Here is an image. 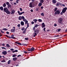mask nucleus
<instances>
[{
    "mask_svg": "<svg viewBox=\"0 0 67 67\" xmlns=\"http://www.w3.org/2000/svg\"><path fill=\"white\" fill-rule=\"evenodd\" d=\"M63 21V19L62 18H60L58 19V23L59 24H62Z\"/></svg>",
    "mask_w": 67,
    "mask_h": 67,
    "instance_id": "f257e3e1",
    "label": "nucleus"
},
{
    "mask_svg": "<svg viewBox=\"0 0 67 67\" xmlns=\"http://www.w3.org/2000/svg\"><path fill=\"white\" fill-rule=\"evenodd\" d=\"M29 7L31 8H34V4L33 2H31L30 3Z\"/></svg>",
    "mask_w": 67,
    "mask_h": 67,
    "instance_id": "f03ea898",
    "label": "nucleus"
},
{
    "mask_svg": "<svg viewBox=\"0 0 67 67\" xmlns=\"http://www.w3.org/2000/svg\"><path fill=\"white\" fill-rule=\"evenodd\" d=\"M25 19V17H24V16H20L18 18V19L19 20H21L22 19H23V21Z\"/></svg>",
    "mask_w": 67,
    "mask_h": 67,
    "instance_id": "7ed1b4c3",
    "label": "nucleus"
},
{
    "mask_svg": "<svg viewBox=\"0 0 67 67\" xmlns=\"http://www.w3.org/2000/svg\"><path fill=\"white\" fill-rule=\"evenodd\" d=\"M35 49V48H34L32 47V48L28 49V51L29 52H33V51H34Z\"/></svg>",
    "mask_w": 67,
    "mask_h": 67,
    "instance_id": "20e7f679",
    "label": "nucleus"
},
{
    "mask_svg": "<svg viewBox=\"0 0 67 67\" xmlns=\"http://www.w3.org/2000/svg\"><path fill=\"white\" fill-rule=\"evenodd\" d=\"M60 10H58L56 11L54 13L55 15H57V14H60Z\"/></svg>",
    "mask_w": 67,
    "mask_h": 67,
    "instance_id": "39448f33",
    "label": "nucleus"
},
{
    "mask_svg": "<svg viewBox=\"0 0 67 67\" xmlns=\"http://www.w3.org/2000/svg\"><path fill=\"white\" fill-rule=\"evenodd\" d=\"M67 8L66 7H65L62 10V12L64 13H65V12H66V10H67Z\"/></svg>",
    "mask_w": 67,
    "mask_h": 67,
    "instance_id": "423d86ee",
    "label": "nucleus"
},
{
    "mask_svg": "<svg viewBox=\"0 0 67 67\" xmlns=\"http://www.w3.org/2000/svg\"><path fill=\"white\" fill-rule=\"evenodd\" d=\"M18 14H19V15H22V14H23V13H25V12H21L20 13V11H18Z\"/></svg>",
    "mask_w": 67,
    "mask_h": 67,
    "instance_id": "0eeeda50",
    "label": "nucleus"
},
{
    "mask_svg": "<svg viewBox=\"0 0 67 67\" xmlns=\"http://www.w3.org/2000/svg\"><path fill=\"white\" fill-rule=\"evenodd\" d=\"M8 10V9L7 7L4 8L3 9V12H6Z\"/></svg>",
    "mask_w": 67,
    "mask_h": 67,
    "instance_id": "6e6552de",
    "label": "nucleus"
},
{
    "mask_svg": "<svg viewBox=\"0 0 67 67\" xmlns=\"http://www.w3.org/2000/svg\"><path fill=\"white\" fill-rule=\"evenodd\" d=\"M34 32L36 33L37 34H38L39 33V30L38 29H36L34 30Z\"/></svg>",
    "mask_w": 67,
    "mask_h": 67,
    "instance_id": "1a4fd4ad",
    "label": "nucleus"
},
{
    "mask_svg": "<svg viewBox=\"0 0 67 67\" xmlns=\"http://www.w3.org/2000/svg\"><path fill=\"white\" fill-rule=\"evenodd\" d=\"M23 21L24 22H25V24H27V23H28V21L26 20V19L25 18V19L23 20Z\"/></svg>",
    "mask_w": 67,
    "mask_h": 67,
    "instance_id": "9d476101",
    "label": "nucleus"
},
{
    "mask_svg": "<svg viewBox=\"0 0 67 67\" xmlns=\"http://www.w3.org/2000/svg\"><path fill=\"white\" fill-rule=\"evenodd\" d=\"M11 14H13L14 13H15V10L14 9H12L11 11Z\"/></svg>",
    "mask_w": 67,
    "mask_h": 67,
    "instance_id": "9b49d317",
    "label": "nucleus"
},
{
    "mask_svg": "<svg viewBox=\"0 0 67 67\" xmlns=\"http://www.w3.org/2000/svg\"><path fill=\"white\" fill-rule=\"evenodd\" d=\"M2 54L3 55H6L7 54V52L6 51H4L2 52Z\"/></svg>",
    "mask_w": 67,
    "mask_h": 67,
    "instance_id": "f8f14e48",
    "label": "nucleus"
},
{
    "mask_svg": "<svg viewBox=\"0 0 67 67\" xmlns=\"http://www.w3.org/2000/svg\"><path fill=\"white\" fill-rule=\"evenodd\" d=\"M42 28H43V27H45L46 26L45 25V24H44V23H43L42 24Z\"/></svg>",
    "mask_w": 67,
    "mask_h": 67,
    "instance_id": "ddd939ff",
    "label": "nucleus"
},
{
    "mask_svg": "<svg viewBox=\"0 0 67 67\" xmlns=\"http://www.w3.org/2000/svg\"><path fill=\"white\" fill-rule=\"evenodd\" d=\"M15 29H12L10 30V32H13V33H14L15 32Z\"/></svg>",
    "mask_w": 67,
    "mask_h": 67,
    "instance_id": "4468645a",
    "label": "nucleus"
},
{
    "mask_svg": "<svg viewBox=\"0 0 67 67\" xmlns=\"http://www.w3.org/2000/svg\"><path fill=\"white\" fill-rule=\"evenodd\" d=\"M20 24L21 25H22V26H23L24 25V22L23 21H21V22Z\"/></svg>",
    "mask_w": 67,
    "mask_h": 67,
    "instance_id": "2eb2a0df",
    "label": "nucleus"
},
{
    "mask_svg": "<svg viewBox=\"0 0 67 67\" xmlns=\"http://www.w3.org/2000/svg\"><path fill=\"white\" fill-rule=\"evenodd\" d=\"M14 36L13 35H12L10 37V38H13V39H15V37H14Z\"/></svg>",
    "mask_w": 67,
    "mask_h": 67,
    "instance_id": "dca6fc26",
    "label": "nucleus"
},
{
    "mask_svg": "<svg viewBox=\"0 0 67 67\" xmlns=\"http://www.w3.org/2000/svg\"><path fill=\"white\" fill-rule=\"evenodd\" d=\"M7 14H10V12L8 10L6 12Z\"/></svg>",
    "mask_w": 67,
    "mask_h": 67,
    "instance_id": "f3484780",
    "label": "nucleus"
},
{
    "mask_svg": "<svg viewBox=\"0 0 67 67\" xmlns=\"http://www.w3.org/2000/svg\"><path fill=\"white\" fill-rule=\"evenodd\" d=\"M15 43H16V44H18V45H22V44H21V43L20 42H15Z\"/></svg>",
    "mask_w": 67,
    "mask_h": 67,
    "instance_id": "a211bd4d",
    "label": "nucleus"
},
{
    "mask_svg": "<svg viewBox=\"0 0 67 67\" xmlns=\"http://www.w3.org/2000/svg\"><path fill=\"white\" fill-rule=\"evenodd\" d=\"M17 59L18 58L16 57L14 58H13V60H14V61H15V60H17Z\"/></svg>",
    "mask_w": 67,
    "mask_h": 67,
    "instance_id": "6ab92c4d",
    "label": "nucleus"
},
{
    "mask_svg": "<svg viewBox=\"0 0 67 67\" xmlns=\"http://www.w3.org/2000/svg\"><path fill=\"white\" fill-rule=\"evenodd\" d=\"M52 2L53 3H56V1L55 0H52Z\"/></svg>",
    "mask_w": 67,
    "mask_h": 67,
    "instance_id": "aec40b11",
    "label": "nucleus"
},
{
    "mask_svg": "<svg viewBox=\"0 0 67 67\" xmlns=\"http://www.w3.org/2000/svg\"><path fill=\"white\" fill-rule=\"evenodd\" d=\"M33 21H34L35 23H36V22L37 21V19H33Z\"/></svg>",
    "mask_w": 67,
    "mask_h": 67,
    "instance_id": "412c9836",
    "label": "nucleus"
},
{
    "mask_svg": "<svg viewBox=\"0 0 67 67\" xmlns=\"http://www.w3.org/2000/svg\"><path fill=\"white\" fill-rule=\"evenodd\" d=\"M0 9L2 11H3V7H2V6L0 7Z\"/></svg>",
    "mask_w": 67,
    "mask_h": 67,
    "instance_id": "4be33fe9",
    "label": "nucleus"
},
{
    "mask_svg": "<svg viewBox=\"0 0 67 67\" xmlns=\"http://www.w3.org/2000/svg\"><path fill=\"white\" fill-rule=\"evenodd\" d=\"M9 8H11V5L10 4L8 5V8L9 9Z\"/></svg>",
    "mask_w": 67,
    "mask_h": 67,
    "instance_id": "5701e85b",
    "label": "nucleus"
},
{
    "mask_svg": "<svg viewBox=\"0 0 67 67\" xmlns=\"http://www.w3.org/2000/svg\"><path fill=\"white\" fill-rule=\"evenodd\" d=\"M33 34H35L33 35L34 37H35V36L37 35V34L36 33L34 32Z\"/></svg>",
    "mask_w": 67,
    "mask_h": 67,
    "instance_id": "b1692460",
    "label": "nucleus"
},
{
    "mask_svg": "<svg viewBox=\"0 0 67 67\" xmlns=\"http://www.w3.org/2000/svg\"><path fill=\"white\" fill-rule=\"evenodd\" d=\"M6 4L5 3H4L3 4V7H6Z\"/></svg>",
    "mask_w": 67,
    "mask_h": 67,
    "instance_id": "393cba45",
    "label": "nucleus"
},
{
    "mask_svg": "<svg viewBox=\"0 0 67 67\" xmlns=\"http://www.w3.org/2000/svg\"><path fill=\"white\" fill-rule=\"evenodd\" d=\"M38 26H40V25H38L37 24H36V25H35V27L36 28V27H38Z\"/></svg>",
    "mask_w": 67,
    "mask_h": 67,
    "instance_id": "a878e982",
    "label": "nucleus"
},
{
    "mask_svg": "<svg viewBox=\"0 0 67 67\" xmlns=\"http://www.w3.org/2000/svg\"><path fill=\"white\" fill-rule=\"evenodd\" d=\"M42 5V4L41 3H40L38 4V6L39 7H41Z\"/></svg>",
    "mask_w": 67,
    "mask_h": 67,
    "instance_id": "bb28decb",
    "label": "nucleus"
},
{
    "mask_svg": "<svg viewBox=\"0 0 67 67\" xmlns=\"http://www.w3.org/2000/svg\"><path fill=\"white\" fill-rule=\"evenodd\" d=\"M38 20V21L39 22H42V19H39Z\"/></svg>",
    "mask_w": 67,
    "mask_h": 67,
    "instance_id": "cd10ccee",
    "label": "nucleus"
},
{
    "mask_svg": "<svg viewBox=\"0 0 67 67\" xmlns=\"http://www.w3.org/2000/svg\"><path fill=\"white\" fill-rule=\"evenodd\" d=\"M40 2H41V3H43L44 2V0H41Z\"/></svg>",
    "mask_w": 67,
    "mask_h": 67,
    "instance_id": "c85d7f7f",
    "label": "nucleus"
},
{
    "mask_svg": "<svg viewBox=\"0 0 67 67\" xmlns=\"http://www.w3.org/2000/svg\"><path fill=\"white\" fill-rule=\"evenodd\" d=\"M2 30H4L5 31H7L8 30V29L6 28H4L2 29Z\"/></svg>",
    "mask_w": 67,
    "mask_h": 67,
    "instance_id": "c756f323",
    "label": "nucleus"
},
{
    "mask_svg": "<svg viewBox=\"0 0 67 67\" xmlns=\"http://www.w3.org/2000/svg\"><path fill=\"white\" fill-rule=\"evenodd\" d=\"M6 46H7V47H10V46L9 44H6Z\"/></svg>",
    "mask_w": 67,
    "mask_h": 67,
    "instance_id": "7c9ffc66",
    "label": "nucleus"
},
{
    "mask_svg": "<svg viewBox=\"0 0 67 67\" xmlns=\"http://www.w3.org/2000/svg\"><path fill=\"white\" fill-rule=\"evenodd\" d=\"M36 11H38L39 10V8H37L36 9Z\"/></svg>",
    "mask_w": 67,
    "mask_h": 67,
    "instance_id": "2f4dec72",
    "label": "nucleus"
},
{
    "mask_svg": "<svg viewBox=\"0 0 67 67\" xmlns=\"http://www.w3.org/2000/svg\"><path fill=\"white\" fill-rule=\"evenodd\" d=\"M41 14L42 16H44V14L43 13H41Z\"/></svg>",
    "mask_w": 67,
    "mask_h": 67,
    "instance_id": "473e14b6",
    "label": "nucleus"
},
{
    "mask_svg": "<svg viewBox=\"0 0 67 67\" xmlns=\"http://www.w3.org/2000/svg\"><path fill=\"white\" fill-rule=\"evenodd\" d=\"M24 30H25V28H24V27H23L22 28V29H21V30L22 31H24Z\"/></svg>",
    "mask_w": 67,
    "mask_h": 67,
    "instance_id": "72a5a7b5",
    "label": "nucleus"
},
{
    "mask_svg": "<svg viewBox=\"0 0 67 67\" xmlns=\"http://www.w3.org/2000/svg\"><path fill=\"white\" fill-rule=\"evenodd\" d=\"M27 28H28L29 27V23H27Z\"/></svg>",
    "mask_w": 67,
    "mask_h": 67,
    "instance_id": "f704fd0d",
    "label": "nucleus"
},
{
    "mask_svg": "<svg viewBox=\"0 0 67 67\" xmlns=\"http://www.w3.org/2000/svg\"><path fill=\"white\" fill-rule=\"evenodd\" d=\"M57 10V8H55L54 9V11L55 12L56 11V10Z\"/></svg>",
    "mask_w": 67,
    "mask_h": 67,
    "instance_id": "c9c22d12",
    "label": "nucleus"
},
{
    "mask_svg": "<svg viewBox=\"0 0 67 67\" xmlns=\"http://www.w3.org/2000/svg\"><path fill=\"white\" fill-rule=\"evenodd\" d=\"M6 4L7 5H8L9 4V3L8 2H7L6 3Z\"/></svg>",
    "mask_w": 67,
    "mask_h": 67,
    "instance_id": "e433bc0d",
    "label": "nucleus"
},
{
    "mask_svg": "<svg viewBox=\"0 0 67 67\" xmlns=\"http://www.w3.org/2000/svg\"><path fill=\"white\" fill-rule=\"evenodd\" d=\"M1 31V33H4V31H3L2 30H0Z\"/></svg>",
    "mask_w": 67,
    "mask_h": 67,
    "instance_id": "4c0bfd02",
    "label": "nucleus"
},
{
    "mask_svg": "<svg viewBox=\"0 0 67 67\" xmlns=\"http://www.w3.org/2000/svg\"><path fill=\"white\" fill-rule=\"evenodd\" d=\"M11 63V62H10V60H9L8 62V64H10V63Z\"/></svg>",
    "mask_w": 67,
    "mask_h": 67,
    "instance_id": "58836bf2",
    "label": "nucleus"
},
{
    "mask_svg": "<svg viewBox=\"0 0 67 67\" xmlns=\"http://www.w3.org/2000/svg\"><path fill=\"white\" fill-rule=\"evenodd\" d=\"M26 33V31L25 30H24L23 32V34H24V33Z\"/></svg>",
    "mask_w": 67,
    "mask_h": 67,
    "instance_id": "ea45409f",
    "label": "nucleus"
},
{
    "mask_svg": "<svg viewBox=\"0 0 67 67\" xmlns=\"http://www.w3.org/2000/svg\"><path fill=\"white\" fill-rule=\"evenodd\" d=\"M25 40H26L27 41L29 40V38H25Z\"/></svg>",
    "mask_w": 67,
    "mask_h": 67,
    "instance_id": "a19ab883",
    "label": "nucleus"
},
{
    "mask_svg": "<svg viewBox=\"0 0 67 67\" xmlns=\"http://www.w3.org/2000/svg\"><path fill=\"white\" fill-rule=\"evenodd\" d=\"M33 30L34 31H35V26L33 28Z\"/></svg>",
    "mask_w": 67,
    "mask_h": 67,
    "instance_id": "79ce46f5",
    "label": "nucleus"
},
{
    "mask_svg": "<svg viewBox=\"0 0 67 67\" xmlns=\"http://www.w3.org/2000/svg\"><path fill=\"white\" fill-rule=\"evenodd\" d=\"M16 55H14L12 56V57H16Z\"/></svg>",
    "mask_w": 67,
    "mask_h": 67,
    "instance_id": "37998d69",
    "label": "nucleus"
},
{
    "mask_svg": "<svg viewBox=\"0 0 67 67\" xmlns=\"http://www.w3.org/2000/svg\"><path fill=\"white\" fill-rule=\"evenodd\" d=\"M27 44H25L23 43V45H24V46H27Z\"/></svg>",
    "mask_w": 67,
    "mask_h": 67,
    "instance_id": "c03bdc74",
    "label": "nucleus"
},
{
    "mask_svg": "<svg viewBox=\"0 0 67 67\" xmlns=\"http://www.w3.org/2000/svg\"><path fill=\"white\" fill-rule=\"evenodd\" d=\"M31 23L32 24H34V21H32Z\"/></svg>",
    "mask_w": 67,
    "mask_h": 67,
    "instance_id": "a18cd8bd",
    "label": "nucleus"
},
{
    "mask_svg": "<svg viewBox=\"0 0 67 67\" xmlns=\"http://www.w3.org/2000/svg\"><path fill=\"white\" fill-rule=\"evenodd\" d=\"M46 29V28L44 27L43 28V31H46V30H45V29Z\"/></svg>",
    "mask_w": 67,
    "mask_h": 67,
    "instance_id": "49530a36",
    "label": "nucleus"
},
{
    "mask_svg": "<svg viewBox=\"0 0 67 67\" xmlns=\"http://www.w3.org/2000/svg\"><path fill=\"white\" fill-rule=\"evenodd\" d=\"M17 26H18V27H20V24H19L18 25H17Z\"/></svg>",
    "mask_w": 67,
    "mask_h": 67,
    "instance_id": "de8ad7c7",
    "label": "nucleus"
},
{
    "mask_svg": "<svg viewBox=\"0 0 67 67\" xmlns=\"http://www.w3.org/2000/svg\"><path fill=\"white\" fill-rule=\"evenodd\" d=\"M20 10L21 11H22V8H20Z\"/></svg>",
    "mask_w": 67,
    "mask_h": 67,
    "instance_id": "09e8293b",
    "label": "nucleus"
},
{
    "mask_svg": "<svg viewBox=\"0 0 67 67\" xmlns=\"http://www.w3.org/2000/svg\"><path fill=\"white\" fill-rule=\"evenodd\" d=\"M56 5L57 6H59V4H58V3H57Z\"/></svg>",
    "mask_w": 67,
    "mask_h": 67,
    "instance_id": "8fccbe9b",
    "label": "nucleus"
},
{
    "mask_svg": "<svg viewBox=\"0 0 67 67\" xmlns=\"http://www.w3.org/2000/svg\"><path fill=\"white\" fill-rule=\"evenodd\" d=\"M61 31V29H59L58 30V32H59V31Z\"/></svg>",
    "mask_w": 67,
    "mask_h": 67,
    "instance_id": "3c124183",
    "label": "nucleus"
},
{
    "mask_svg": "<svg viewBox=\"0 0 67 67\" xmlns=\"http://www.w3.org/2000/svg\"><path fill=\"white\" fill-rule=\"evenodd\" d=\"M58 3L59 5H62V3H59V2H58Z\"/></svg>",
    "mask_w": 67,
    "mask_h": 67,
    "instance_id": "603ef678",
    "label": "nucleus"
},
{
    "mask_svg": "<svg viewBox=\"0 0 67 67\" xmlns=\"http://www.w3.org/2000/svg\"><path fill=\"white\" fill-rule=\"evenodd\" d=\"M2 49H6V48H5L3 47H2Z\"/></svg>",
    "mask_w": 67,
    "mask_h": 67,
    "instance_id": "864d4df0",
    "label": "nucleus"
},
{
    "mask_svg": "<svg viewBox=\"0 0 67 67\" xmlns=\"http://www.w3.org/2000/svg\"><path fill=\"white\" fill-rule=\"evenodd\" d=\"M24 53L25 54H27V52L26 51H24Z\"/></svg>",
    "mask_w": 67,
    "mask_h": 67,
    "instance_id": "5fc2aeb1",
    "label": "nucleus"
},
{
    "mask_svg": "<svg viewBox=\"0 0 67 67\" xmlns=\"http://www.w3.org/2000/svg\"><path fill=\"white\" fill-rule=\"evenodd\" d=\"M10 50L12 51H14V49H10Z\"/></svg>",
    "mask_w": 67,
    "mask_h": 67,
    "instance_id": "6e6d98bb",
    "label": "nucleus"
},
{
    "mask_svg": "<svg viewBox=\"0 0 67 67\" xmlns=\"http://www.w3.org/2000/svg\"><path fill=\"white\" fill-rule=\"evenodd\" d=\"M30 11L31 12H33V10L32 9H31Z\"/></svg>",
    "mask_w": 67,
    "mask_h": 67,
    "instance_id": "4d7b16f0",
    "label": "nucleus"
},
{
    "mask_svg": "<svg viewBox=\"0 0 67 67\" xmlns=\"http://www.w3.org/2000/svg\"><path fill=\"white\" fill-rule=\"evenodd\" d=\"M54 26H57V24H54Z\"/></svg>",
    "mask_w": 67,
    "mask_h": 67,
    "instance_id": "13d9d810",
    "label": "nucleus"
},
{
    "mask_svg": "<svg viewBox=\"0 0 67 67\" xmlns=\"http://www.w3.org/2000/svg\"><path fill=\"white\" fill-rule=\"evenodd\" d=\"M20 56H21V55H18V56H17V57H20Z\"/></svg>",
    "mask_w": 67,
    "mask_h": 67,
    "instance_id": "bf43d9fd",
    "label": "nucleus"
},
{
    "mask_svg": "<svg viewBox=\"0 0 67 67\" xmlns=\"http://www.w3.org/2000/svg\"><path fill=\"white\" fill-rule=\"evenodd\" d=\"M6 33L7 34H9V32H6Z\"/></svg>",
    "mask_w": 67,
    "mask_h": 67,
    "instance_id": "052dcab7",
    "label": "nucleus"
},
{
    "mask_svg": "<svg viewBox=\"0 0 67 67\" xmlns=\"http://www.w3.org/2000/svg\"><path fill=\"white\" fill-rule=\"evenodd\" d=\"M2 46H5V44H2Z\"/></svg>",
    "mask_w": 67,
    "mask_h": 67,
    "instance_id": "680f3d73",
    "label": "nucleus"
},
{
    "mask_svg": "<svg viewBox=\"0 0 67 67\" xmlns=\"http://www.w3.org/2000/svg\"><path fill=\"white\" fill-rule=\"evenodd\" d=\"M6 37H10L9 36H8L7 35H6Z\"/></svg>",
    "mask_w": 67,
    "mask_h": 67,
    "instance_id": "e2e57ef3",
    "label": "nucleus"
},
{
    "mask_svg": "<svg viewBox=\"0 0 67 67\" xmlns=\"http://www.w3.org/2000/svg\"><path fill=\"white\" fill-rule=\"evenodd\" d=\"M62 6H63V7H65V5L64 4H62Z\"/></svg>",
    "mask_w": 67,
    "mask_h": 67,
    "instance_id": "0e129e2a",
    "label": "nucleus"
},
{
    "mask_svg": "<svg viewBox=\"0 0 67 67\" xmlns=\"http://www.w3.org/2000/svg\"><path fill=\"white\" fill-rule=\"evenodd\" d=\"M15 51V52H18V50H16Z\"/></svg>",
    "mask_w": 67,
    "mask_h": 67,
    "instance_id": "69168bd1",
    "label": "nucleus"
},
{
    "mask_svg": "<svg viewBox=\"0 0 67 67\" xmlns=\"http://www.w3.org/2000/svg\"><path fill=\"white\" fill-rule=\"evenodd\" d=\"M14 5H16V2H14Z\"/></svg>",
    "mask_w": 67,
    "mask_h": 67,
    "instance_id": "338daca9",
    "label": "nucleus"
},
{
    "mask_svg": "<svg viewBox=\"0 0 67 67\" xmlns=\"http://www.w3.org/2000/svg\"><path fill=\"white\" fill-rule=\"evenodd\" d=\"M13 29H15V27L13 26Z\"/></svg>",
    "mask_w": 67,
    "mask_h": 67,
    "instance_id": "774afa93",
    "label": "nucleus"
}]
</instances>
